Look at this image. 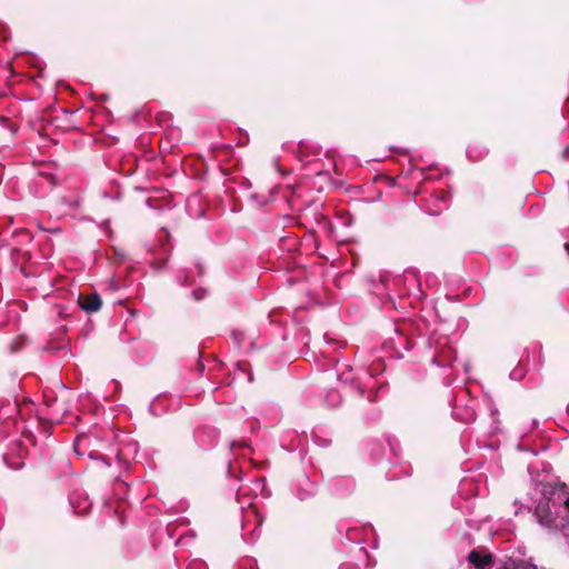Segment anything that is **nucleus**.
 Returning <instances> with one entry per match:
<instances>
[{
	"instance_id": "f257e3e1",
	"label": "nucleus",
	"mask_w": 569,
	"mask_h": 569,
	"mask_svg": "<svg viewBox=\"0 0 569 569\" xmlns=\"http://www.w3.org/2000/svg\"><path fill=\"white\" fill-rule=\"evenodd\" d=\"M79 306L88 313L97 312L101 309L102 300L97 292L89 295H79Z\"/></svg>"
},
{
	"instance_id": "f03ea898",
	"label": "nucleus",
	"mask_w": 569,
	"mask_h": 569,
	"mask_svg": "<svg viewBox=\"0 0 569 569\" xmlns=\"http://www.w3.org/2000/svg\"><path fill=\"white\" fill-rule=\"evenodd\" d=\"M468 561L476 569H489L493 563V556L490 552L481 553L478 550L470 551Z\"/></svg>"
},
{
	"instance_id": "7ed1b4c3",
	"label": "nucleus",
	"mask_w": 569,
	"mask_h": 569,
	"mask_svg": "<svg viewBox=\"0 0 569 569\" xmlns=\"http://www.w3.org/2000/svg\"><path fill=\"white\" fill-rule=\"evenodd\" d=\"M64 346V338H60L57 342L56 341H48L44 350L51 353H57L59 350H61Z\"/></svg>"
},
{
	"instance_id": "20e7f679",
	"label": "nucleus",
	"mask_w": 569,
	"mask_h": 569,
	"mask_svg": "<svg viewBox=\"0 0 569 569\" xmlns=\"http://www.w3.org/2000/svg\"><path fill=\"white\" fill-rule=\"evenodd\" d=\"M12 254H13V256H14V254H21V256H22V259H23L24 261H28V260H30V259H31V254H30V252H28V251L22 252L20 249H13V250H12Z\"/></svg>"
},
{
	"instance_id": "39448f33",
	"label": "nucleus",
	"mask_w": 569,
	"mask_h": 569,
	"mask_svg": "<svg viewBox=\"0 0 569 569\" xmlns=\"http://www.w3.org/2000/svg\"><path fill=\"white\" fill-rule=\"evenodd\" d=\"M561 157L563 159H568L569 158V148H565L562 151H561Z\"/></svg>"
},
{
	"instance_id": "423d86ee",
	"label": "nucleus",
	"mask_w": 569,
	"mask_h": 569,
	"mask_svg": "<svg viewBox=\"0 0 569 569\" xmlns=\"http://www.w3.org/2000/svg\"><path fill=\"white\" fill-rule=\"evenodd\" d=\"M565 507L569 511V497L565 501Z\"/></svg>"
},
{
	"instance_id": "0eeeda50",
	"label": "nucleus",
	"mask_w": 569,
	"mask_h": 569,
	"mask_svg": "<svg viewBox=\"0 0 569 569\" xmlns=\"http://www.w3.org/2000/svg\"><path fill=\"white\" fill-rule=\"evenodd\" d=\"M23 234H26V237H27L28 239H30V234H29V232H27V231H26V232H23Z\"/></svg>"
},
{
	"instance_id": "6e6552de",
	"label": "nucleus",
	"mask_w": 569,
	"mask_h": 569,
	"mask_svg": "<svg viewBox=\"0 0 569 569\" xmlns=\"http://www.w3.org/2000/svg\"><path fill=\"white\" fill-rule=\"evenodd\" d=\"M566 248H567V249H568V251H569V244H566Z\"/></svg>"
}]
</instances>
